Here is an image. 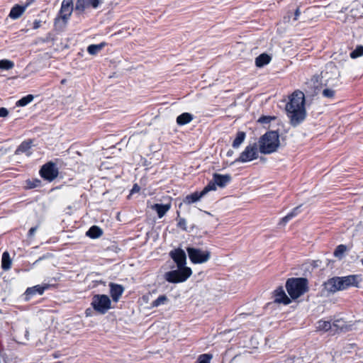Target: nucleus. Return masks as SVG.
<instances>
[{
  "label": "nucleus",
  "instance_id": "f257e3e1",
  "mask_svg": "<svg viewBox=\"0 0 363 363\" xmlns=\"http://www.w3.org/2000/svg\"><path fill=\"white\" fill-rule=\"evenodd\" d=\"M287 116L292 125L296 126L303 122L306 116L305 96L301 91H295L289 97L286 105Z\"/></svg>",
  "mask_w": 363,
  "mask_h": 363
},
{
  "label": "nucleus",
  "instance_id": "f03ea898",
  "mask_svg": "<svg viewBox=\"0 0 363 363\" xmlns=\"http://www.w3.org/2000/svg\"><path fill=\"white\" fill-rule=\"evenodd\" d=\"M362 281L360 275L352 274L345 277H335L324 283L325 289L330 293L344 291L351 287H358Z\"/></svg>",
  "mask_w": 363,
  "mask_h": 363
},
{
  "label": "nucleus",
  "instance_id": "7ed1b4c3",
  "mask_svg": "<svg viewBox=\"0 0 363 363\" xmlns=\"http://www.w3.org/2000/svg\"><path fill=\"white\" fill-rule=\"evenodd\" d=\"M279 145V135L277 131L267 132L258 141L259 152L264 155L276 152Z\"/></svg>",
  "mask_w": 363,
  "mask_h": 363
},
{
  "label": "nucleus",
  "instance_id": "20e7f679",
  "mask_svg": "<svg viewBox=\"0 0 363 363\" xmlns=\"http://www.w3.org/2000/svg\"><path fill=\"white\" fill-rule=\"evenodd\" d=\"M286 288L291 298H297L306 291L307 280L304 278L289 279L286 284Z\"/></svg>",
  "mask_w": 363,
  "mask_h": 363
},
{
  "label": "nucleus",
  "instance_id": "39448f33",
  "mask_svg": "<svg viewBox=\"0 0 363 363\" xmlns=\"http://www.w3.org/2000/svg\"><path fill=\"white\" fill-rule=\"evenodd\" d=\"M192 271L190 267L178 268L164 274V277L169 283H181L191 277Z\"/></svg>",
  "mask_w": 363,
  "mask_h": 363
},
{
  "label": "nucleus",
  "instance_id": "423d86ee",
  "mask_svg": "<svg viewBox=\"0 0 363 363\" xmlns=\"http://www.w3.org/2000/svg\"><path fill=\"white\" fill-rule=\"evenodd\" d=\"M103 4V0H76L74 13L82 16L91 9H98Z\"/></svg>",
  "mask_w": 363,
  "mask_h": 363
},
{
  "label": "nucleus",
  "instance_id": "0eeeda50",
  "mask_svg": "<svg viewBox=\"0 0 363 363\" xmlns=\"http://www.w3.org/2000/svg\"><path fill=\"white\" fill-rule=\"evenodd\" d=\"M111 299L104 294L94 295L92 298L93 308L101 314H105L111 308Z\"/></svg>",
  "mask_w": 363,
  "mask_h": 363
},
{
  "label": "nucleus",
  "instance_id": "6e6552de",
  "mask_svg": "<svg viewBox=\"0 0 363 363\" xmlns=\"http://www.w3.org/2000/svg\"><path fill=\"white\" fill-rule=\"evenodd\" d=\"M186 251L189 259L194 264H203L209 260L211 252L208 250H203L199 248L188 247Z\"/></svg>",
  "mask_w": 363,
  "mask_h": 363
},
{
  "label": "nucleus",
  "instance_id": "1a4fd4ad",
  "mask_svg": "<svg viewBox=\"0 0 363 363\" xmlns=\"http://www.w3.org/2000/svg\"><path fill=\"white\" fill-rule=\"evenodd\" d=\"M257 145L256 143L247 145L245 150L240 153L238 158L235 160V162L245 163L251 162L257 158Z\"/></svg>",
  "mask_w": 363,
  "mask_h": 363
},
{
  "label": "nucleus",
  "instance_id": "9d476101",
  "mask_svg": "<svg viewBox=\"0 0 363 363\" xmlns=\"http://www.w3.org/2000/svg\"><path fill=\"white\" fill-rule=\"evenodd\" d=\"M40 174L43 179L49 182H52L57 177L58 169L55 164L52 162H48L42 167L40 171Z\"/></svg>",
  "mask_w": 363,
  "mask_h": 363
},
{
  "label": "nucleus",
  "instance_id": "9b49d317",
  "mask_svg": "<svg viewBox=\"0 0 363 363\" xmlns=\"http://www.w3.org/2000/svg\"><path fill=\"white\" fill-rule=\"evenodd\" d=\"M74 11V4L72 0H63L60 11V17L55 19V23L61 18L65 23H67L72 11Z\"/></svg>",
  "mask_w": 363,
  "mask_h": 363
},
{
  "label": "nucleus",
  "instance_id": "f8f14e48",
  "mask_svg": "<svg viewBox=\"0 0 363 363\" xmlns=\"http://www.w3.org/2000/svg\"><path fill=\"white\" fill-rule=\"evenodd\" d=\"M169 256L177 264V268L186 267L185 266L186 264V255L183 250L177 248L174 250H172L169 252Z\"/></svg>",
  "mask_w": 363,
  "mask_h": 363
},
{
  "label": "nucleus",
  "instance_id": "ddd939ff",
  "mask_svg": "<svg viewBox=\"0 0 363 363\" xmlns=\"http://www.w3.org/2000/svg\"><path fill=\"white\" fill-rule=\"evenodd\" d=\"M33 0H27L24 6L15 5L11 10L9 17L12 19L18 18L30 5Z\"/></svg>",
  "mask_w": 363,
  "mask_h": 363
},
{
  "label": "nucleus",
  "instance_id": "4468645a",
  "mask_svg": "<svg viewBox=\"0 0 363 363\" xmlns=\"http://www.w3.org/2000/svg\"><path fill=\"white\" fill-rule=\"evenodd\" d=\"M110 286V294L112 297L113 301L117 302L120 297L122 296L124 288L123 286L117 284L111 283L109 284Z\"/></svg>",
  "mask_w": 363,
  "mask_h": 363
},
{
  "label": "nucleus",
  "instance_id": "2eb2a0df",
  "mask_svg": "<svg viewBox=\"0 0 363 363\" xmlns=\"http://www.w3.org/2000/svg\"><path fill=\"white\" fill-rule=\"evenodd\" d=\"M274 301L279 303L287 305L291 303L290 298L286 296L282 287H279L274 291Z\"/></svg>",
  "mask_w": 363,
  "mask_h": 363
},
{
  "label": "nucleus",
  "instance_id": "dca6fc26",
  "mask_svg": "<svg viewBox=\"0 0 363 363\" xmlns=\"http://www.w3.org/2000/svg\"><path fill=\"white\" fill-rule=\"evenodd\" d=\"M48 287V285H36L29 287L26 291V296L29 298L30 296L36 294L42 295Z\"/></svg>",
  "mask_w": 363,
  "mask_h": 363
},
{
  "label": "nucleus",
  "instance_id": "f3484780",
  "mask_svg": "<svg viewBox=\"0 0 363 363\" xmlns=\"http://www.w3.org/2000/svg\"><path fill=\"white\" fill-rule=\"evenodd\" d=\"M213 177L217 184V186L220 188L225 187L231 179V177L229 174H220L216 173Z\"/></svg>",
  "mask_w": 363,
  "mask_h": 363
},
{
  "label": "nucleus",
  "instance_id": "a211bd4d",
  "mask_svg": "<svg viewBox=\"0 0 363 363\" xmlns=\"http://www.w3.org/2000/svg\"><path fill=\"white\" fill-rule=\"evenodd\" d=\"M171 204L170 203H166V204H160V203H155L152 206V208L155 210L157 213V216L160 218H162L166 213L170 209Z\"/></svg>",
  "mask_w": 363,
  "mask_h": 363
},
{
  "label": "nucleus",
  "instance_id": "6ab92c4d",
  "mask_svg": "<svg viewBox=\"0 0 363 363\" xmlns=\"http://www.w3.org/2000/svg\"><path fill=\"white\" fill-rule=\"evenodd\" d=\"M31 147H32L31 141H24L17 148V150H16V154L20 155L21 153H24L26 156L29 157L32 154V152L30 151Z\"/></svg>",
  "mask_w": 363,
  "mask_h": 363
},
{
  "label": "nucleus",
  "instance_id": "aec40b11",
  "mask_svg": "<svg viewBox=\"0 0 363 363\" xmlns=\"http://www.w3.org/2000/svg\"><path fill=\"white\" fill-rule=\"evenodd\" d=\"M194 119L192 114L189 113H183L177 118V123L179 125H184L189 123Z\"/></svg>",
  "mask_w": 363,
  "mask_h": 363
},
{
  "label": "nucleus",
  "instance_id": "412c9836",
  "mask_svg": "<svg viewBox=\"0 0 363 363\" xmlns=\"http://www.w3.org/2000/svg\"><path fill=\"white\" fill-rule=\"evenodd\" d=\"M203 196H204V195L202 191H196L190 195L186 196L184 200V202L187 204H191L199 201Z\"/></svg>",
  "mask_w": 363,
  "mask_h": 363
},
{
  "label": "nucleus",
  "instance_id": "4be33fe9",
  "mask_svg": "<svg viewBox=\"0 0 363 363\" xmlns=\"http://www.w3.org/2000/svg\"><path fill=\"white\" fill-rule=\"evenodd\" d=\"M332 325L335 330L347 331L350 330V326L346 324L343 319L335 320Z\"/></svg>",
  "mask_w": 363,
  "mask_h": 363
},
{
  "label": "nucleus",
  "instance_id": "5701e85b",
  "mask_svg": "<svg viewBox=\"0 0 363 363\" xmlns=\"http://www.w3.org/2000/svg\"><path fill=\"white\" fill-rule=\"evenodd\" d=\"M102 234V230L96 225L91 226L86 233V235L92 239L98 238L101 236Z\"/></svg>",
  "mask_w": 363,
  "mask_h": 363
},
{
  "label": "nucleus",
  "instance_id": "b1692460",
  "mask_svg": "<svg viewBox=\"0 0 363 363\" xmlns=\"http://www.w3.org/2000/svg\"><path fill=\"white\" fill-rule=\"evenodd\" d=\"M271 57L267 54H262L255 59V65L258 67H262L269 63Z\"/></svg>",
  "mask_w": 363,
  "mask_h": 363
},
{
  "label": "nucleus",
  "instance_id": "393cba45",
  "mask_svg": "<svg viewBox=\"0 0 363 363\" xmlns=\"http://www.w3.org/2000/svg\"><path fill=\"white\" fill-rule=\"evenodd\" d=\"M1 267L5 271L9 270L11 267V259L8 252H4L2 255Z\"/></svg>",
  "mask_w": 363,
  "mask_h": 363
},
{
  "label": "nucleus",
  "instance_id": "a878e982",
  "mask_svg": "<svg viewBox=\"0 0 363 363\" xmlns=\"http://www.w3.org/2000/svg\"><path fill=\"white\" fill-rule=\"evenodd\" d=\"M332 328L333 325L330 321L320 320L316 324V329L319 331L327 332Z\"/></svg>",
  "mask_w": 363,
  "mask_h": 363
},
{
  "label": "nucleus",
  "instance_id": "bb28decb",
  "mask_svg": "<svg viewBox=\"0 0 363 363\" xmlns=\"http://www.w3.org/2000/svg\"><path fill=\"white\" fill-rule=\"evenodd\" d=\"M299 213V207L294 208L290 213H289L286 216H284L280 221V225H285L288 223L291 219L297 216Z\"/></svg>",
  "mask_w": 363,
  "mask_h": 363
},
{
  "label": "nucleus",
  "instance_id": "cd10ccee",
  "mask_svg": "<svg viewBox=\"0 0 363 363\" xmlns=\"http://www.w3.org/2000/svg\"><path fill=\"white\" fill-rule=\"evenodd\" d=\"M245 133L244 132H238L236 138L233 143V147L234 148H238L240 145L244 142L245 139Z\"/></svg>",
  "mask_w": 363,
  "mask_h": 363
},
{
  "label": "nucleus",
  "instance_id": "c85d7f7f",
  "mask_svg": "<svg viewBox=\"0 0 363 363\" xmlns=\"http://www.w3.org/2000/svg\"><path fill=\"white\" fill-rule=\"evenodd\" d=\"M14 67V62L10 60L4 59L0 60V69L9 70Z\"/></svg>",
  "mask_w": 363,
  "mask_h": 363
},
{
  "label": "nucleus",
  "instance_id": "c756f323",
  "mask_svg": "<svg viewBox=\"0 0 363 363\" xmlns=\"http://www.w3.org/2000/svg\"><path fill=\"white\" fill-rule=\"evenodd\" d=\"M104 47V43H100L98 45H94V44L90 45L87 48V52L90 55H94L97 54L99 51H101Z\"/></svg>",
  "mask_w": 363,
  "mask_h": 363
},
{
  "label": "nucleus",
  "instance_id": "7c9ffc66",
  "mask_svg": "<svg viewBox=\"0 0 363 363\" xmlns=\"http://www.w3.org/2000/svg\"><path fill=\"white\" fill-rule=\"evenodd\" d=\"M168 298L165 295H161L157 299H155L152 303H151L152 307H158L162 305H165L168 302Z\"/></svg>",
  "mask_w": 363,
  "mask_h": 363
},
{
  "label": "nucleus",
  "instance_id": "2f4dec72",
  "mask_svg": "<svg viewBox=\"0 0 363 363\" xmlns=\"http://www.w3.org/2000/svg\"><path fill=\"white\" fill-rule=\"evenodd\" d=\"M34 97L31 94H28L23 98H21L20 100H18L16 102V106H25L30 104L33 100Z\"/></svg>",
  "mask_w": 363,
  "mask_h": 363
},
{
  "label": "nucleus",
  "instance_id": "473e14b6",
  "mask_svg": "<svg viewBox=\"0 0 363 363\" xmlns=\"http://www.w3.org/2000/svg\"><path fill=\"white\" fill-rule=\"evenodd\" d=\"M217 186V184L216 183L215 179L213 178V179L211 182H209V183L203 188V189L201 191L205 196L207 193H208L211 191H216Z\"/></svg>",
  "mask_w": 363,
  "mask_h": 363
},
{
  "label": "nucleus",
  "instance_id": "72a5a7b5",
  "mask_svg": "<svg viewBox=\"0 0 363 363\" xmlns=\"http://www.w3.org/2000/svg\"><path fill=\"white\" fill-rule=\"evenodd\" d=\"M363 55V46L359 45L357 46L351 53L350 57L352 59H355Z\"/></svg>",
  "mask_w": 363,
  "mask_h": 363
},
{
  "label": "nucleus",
  "instance_id": "f704fd0d",
  "mask_svg": "<svg viewBox=\"0 0 363 363\" xmlns=\"http://www.w3.org/2000/svg\"><path fill=\"white\" fill-rule=\"evenodd\" d=\"M212 355L209 354H203L199 357L196 363H210Z\"/></svg>",
  "mask_w": 363,
  "mask_h": 363
},
{
  "label": "nucleus",
  "instance_id": "c9c22d12",
  "mask_svg": "<svg viewBox=\"0 0 363 363\" xmlns=\"http://www.w3.org/2000/svg\"><path fill=\"white\" fill-rule=\"evenodd\" d=\"M346 251V247L344 245H340L334 252V255L337 257H341Z\"/></svg>",
  "mask_w": 363,
  "mask_h": 363
},
{
  "label": "nucleus",
  "instance_id": "e433bc0d",
  "mask_svg": "<svg viewBox=\"0 0 363 363\" xmlns=\"http://www.w3.org/2000/svg\"><path fill=\"white\" fill-rule=\"evenodd\" d=\"M323 96L326 97V98H333L334 96H335V91L333 89H325L323 91Z\"/></svg>",
  "mask_w": 363,
  "mask_h": 363
},
{
  "label": "nucleus",
  "instance_id": "4c0bfd02",
  "mask_svg": "<svg viewBox=\"0 0 363 363\" xmlns=\"http://www.w3.org/2000/svg\"><path fill=\"white\" fill-rule=\"evenodd\" d=\"M274 119V118L271 116H262L258 119V122L260 123L267 124L270 123Z\"/></svg>",
  "mask_w": 363,
  "mask_h": 363
},
{
  "label": "nucleus",
  "instance_id": "58836bf2",
  "mask_svg": "<svg viewBox=\"0 0 363 363\" xmlns=\"http://www.w3.org/2000/svg\"><path fill=\"white\" fill-rule=\"evenodd\" d=\"M326 69H330L331 72H334L335 77L337 78V77L338 75L337 70V67L333 64H332V63L328 64L326 67Z\"/></svg>",
  "mask_w": 363,
  "mask_h": 363
},
{
  "label": "nucleus",
  "instance_id": "ea45409f",
  "mask_svg": "<svg viewBox=\"0 0 363 363\" xmlns=\"http://www.w3.org/2000/svg\"><path fill=\"white\" fill-rule=\"evenodd\" d=\"M9 114V111L6 108H0V117H6Z\"/></svg>",
  "mask_w": 363,
  "mask_h": 363
},
{
  "label": "nucleus",
  "instance_id": "a19ab883",
  "mask_svg": "<svg viewBox=\"0 0 363 363\" xmlns=\"http://www.w3.org/2000/svg\"><path fill=\"white\" fill-rule=\"evenodd\" d=\"M186 220L184 218H180L178 222V226L182 228L183 229H186Z\"/></svg>",
  "mask_w": 363,
  "mask_h": 363
},
{
  "label": "nucleus",
  "instance_id": "79ce46f5",
  "mask_svg": "<svg viewBox=\"0 0 363 363\" xmlns=\"http://www.w3.org/2000/svg\"><path fill=\"white\" fill-rule=\"evenodd\" d=\"M41 26V21H39V20H35L34 22H33V29H38Z\"/></svg>",
  "mask_w": 363,
  "mask_h": 363
},
{
  "label": "nucleus",
  "instance_id": "37998d69",
  "mask_svg": "<svg viewBox=\"0 0 363 363\" xmlns=\"http://www.w3.org/2000/svg\"><path fill=\"white\" fill-rule=\"evenodd\" d=\"M140 188L138 184H134L133 189H131L130 194L137 193L140 191Z\"/></svg>",
  "mask_w": 363,
  "mask_h": 363
},
{
  "label": "nucleus",
  "instance_id": "c03bdc74",
  "mask_svg": "<svg viewBox=\"0 0 363 363\" xmlns=\"http://www.w3.org/2000/svg\"><path fill=\"white\" fill-rule=\"evenodd\" d=\"M36 230H37L36 227L31 228L29 230V232H28L29 235L32 236L33 235H34V233H35Z\"/></svg>",
  "mask_w": 363,
  "mask_h": 363
},
{
  "label": "nucleus",
  "instance_id": "a18cd8bd",
  "mask_svg": "<svg viewBox=\"0 0 363 363\" xmlns=\"http://www.w3.org/2000/svg\"><path fill=\"white\" fill-rule=\"evenodd\" d=\"M301 13V11H300V9H297L295 11V18L294 19L296 20L298 18V17L299 16Z\"/></svg>",
  "mask_w": 363,
  "mask_h": 363
},
{
  "label": "nucleus",
  "instance_id": "49530a36",
  "mask_svg": "<svg viewBox=\"0 0 363 363\" xmlns=\"http://www.w3.org/2000/svg\"><path fill=\"white\" fill-rule=\"evenodd\" d=\"M327 74H328V72H323L321 73V74H322V77H323V78H327Z\"/></svg>",
  "mask_w": 363,
  "mask_h": 363
},
{
  "label": "nucleus",
  "instance_id": "de8ad7c7",
  "mask_svg": "<svg viewBox=\"0 0 363 363\" xmlns=\"http://www.w3.org/2000/svg\"><path fill=\"white\" fill-rule=\"evenodd\" d=\"M66 82H67V80H66L65 79H62V80L61 81V84H65L66 83Z\"/></svg>",
  "mask_w": 363,
  "mask_h": 363
},
{
  "label": "nucleus",
  "instance_id": "09e8293b",
  "mask_svg": "<svg viewBox=\"0 0 363 363\" xmlns=\"http://www.w3.org/2000/svg\"><path fill=\"white\" fill-rule=\"evenodd\" d=\"M362 265H363V259H362Z\"/></svg>",
  "mask_w": 363,
  "mask_h": 363
}]
</instances>
